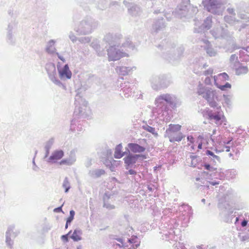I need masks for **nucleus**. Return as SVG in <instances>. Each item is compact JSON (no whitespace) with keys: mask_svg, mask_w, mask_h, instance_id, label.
Wrapping results in <instances>:
<instances>
[{"mask_svg":"<svg viewBox=\"0 0 249 249\" xmlns=\"http://www.w3.org/2000/svg\"><path fill=\"white\" fill-rule=\"evenodd\" d=\"M203 98L206 101L208 105L213 108L216 107V110L213 111L207 107L203 110V116L205 115L210 120H214L216 124H221L226 118L221 110L220 107H217L218 96L215 90L211 88L203 87Z\"/></svg>","mask_w":249,"mask_h":249,"instance_id":"nucleus-1","label":"nucleus"},{"mask_svg":"<svg viewBox=\"0 0 249 249\" xmlns=\"http://www.w3.org/2000/svg\"><path fill=\"white\" fill-rule=\"evenodd\" d=\"M181 127L179 124H169L166 130L165 137H167L171 142L181 141L184 137L180 131Z\"/></svg>","mask_w":249,"mask_h":249,"instance_id":"nucleus-2","label":"nucleus"},{"mask_svg":"<svg viewBox=\"0 0 249 249\" xmlns=\"http://www.w3.org/2000/svg\"><path fill=\"white\" fill-rule=\"evenodd\" d=\"M229 0H205L204 8L207 11L215 15H220L221 11L219 8L221 5L226 4Z\"/></svg>","mask_w":249,"mask_h":249,"instance_id":"nucleus-3","label":"nucleus"},{"mask_svg":"<svg viewBox=\"0 0 249 249\" xmlns=\"http://www.w3.org/2000/svg\"><path fill=\"white\" fill-rule=\"evenodd\" d=\"M229 205L223 200H219L218 208L220 210V215L222 220L226 223H231L232 219L235 216L233 211L227 212Z\"/></svg>","mask_w":249,"mask_h":249,"instance_id":"nucleus-4","label":"nucleus"},{"mask_svg":"<svg viewBox=\"0 0 249 249\" xmlns=\"http://www.w3.org/2000/svg\"><path fill=\"white\" fill-rule=\"evenodd\" d=\"M205 155L206 157L203 158V162L210 163L212 165H217L220 163V158L215 155L213 151L207 149L205 151Z\"/></svg>","mask_w":249,"mask_h":249,"instance_id":"nucleus-5","label":"nucleus"},{"mask_svg":"<svg viewBox=\"0 0 249 249\" xmlns=\"http://www.w3.org/2000/svg\"><path fill=\"white\" fill-rule=\"evenodd\" d=\"M107 54L110 61L119 60L124 56L123 53L117 50L114 46L109 47L107 50Z\"/></svg>","mask_w":249,"mask_h":249,"instance_id":"nucleus-6","label":"nucleus"},{"mask_svg":"<svg viewBox=\"0 0 249 249\" xmlns=\"http://www.w3.org/2000/svg\"><path fill=\"white\" fill-rule=\"evenodd\" d=\"M140 244V241L136 236H132L130 238L128 239V242L124 245L125 249H135L138 248Z\"/></svg>","mask_w":249,"mask_h":249,"instance_id":"nucleus-7","label":"nucleus"},{"mask_svg":"<svg viewBox=\"0 0 249 249\" xmlns=\"http://www.w3.org/2000/svg\"><path fill=\"white\" fill-rule=\"evenodd\" d=\"M203 44H204V49L209 56L211 57L214 56L216 54V51L212 47L208 40L203 39Z\"/></svg>","mask_w":249,"mask_h":249,"instance_id":"nucleus-8","label":"nucleus"},{"mask_svg":"<svg viewBox=\"0 0 249 249\" xmlns=\"http://www.w3.org/2000/svg\"><path fill=\"white\" fill-rule=\"evenodd\" d=\"M128 147L131 152L135 153L144 152L146 149L145 147L135 143H128Z\"/></svg>","mask_w":249,"mask_h":249,"instance_id":"nucleus-9","label":"nucleus"},{"mask_svg":"<svg viewBox=\"0 0 249 249\" xmlns=\"http://www.w3.org/2000/svg\"><path fill=\"white\" fill-rule=\"evenodd\" d=\"M64 153L62 150H55L53 152L49 158V161L55 162L60 160L64 156Z\"/></svg>","mask_w":249,"mask_h":249,"instance_id":"nucleus-10","label":"nucleus"},{"mask_svg":"<svg viewBox=\"0 0 249 249\" xmlns=\"http://www.w3.org/2000/svg\"><path fill=\"white\" fill-rule=\"evenodd\" d=\"M59 73L61 78L70 79L71 77V72L69 70L68 65H65L61 70L59 71Z\"/></svg>","mask_w":249,"mask_h":249,"instance_id":"nucleus-11","label":"nucleus"},{"mask_svg":"<svg viewBox=\"0 0 249 249\" xmlns=\"http://www.w3.org/2000/svg\"><path fill=\"white\" fill-rule=\"evenodd\" d=\"M233 68L235 69V74L237 75L246 74L248 71L247 66H242L241 63L240 65H236V66Z\"/></svg>","mask_w":249,"mask_h":249,"instance_id":"nucleus-12","label":"nucleus"},{"mask_svg":"<svg viewBox=\"0 0 249 249\" xmlns=\"http://www.w3.org/2000/svg\"><path fill=\"white\" fill-rule=\"evenodd\" d=\"M232 33H230L228 30L222 27V31H221V36L220 38L226 39L228 41L234 40V37Z\"/></svg>","mask_w":249,"mask_h":249,"instance_id":"nucleus-13","label":"nucleus"},{"mask_svg":"<svg viewBox=\"0 0 249 249\" xmlns=\"http://www.w3.org/2000/svg\"><path fill=\"white\" fill-rule=\"evenodd\" d=\"M213 81H214V84L216 86V87L222 91H225L227 89H230L231 88V84L228 82H226L223 85H219L218 84H217L216 82V76H213Z\"/></svg>","mask_w":249,"mask_h":249,"instance_id":"nucleus-14","label":"nucleus"},{"mask_svg":"<svg viewBox=\"0 0 249 249\" xmlns=\"http://www.w3.org/2000/svg\"><path fill=\"white\" fill-rule=\"evenodd\" d=\"M215 165H212L210 163L207 162H203L204 168L211 173L210 174V177H212L213 173H214L217 170V168L214 167Z\"/></svg>","mask_w":249,"mask_h":249,"instance_id":"nucleus-15","label":"nucleus"},{"mask_svg":"<svg viewBox=\"0 0 249 249\" xmlns=\"http://www.w3.org/2000/svg\"><path fill=\"white\" fill-rule=\"evenodd\" d=\"M222 31V27L220 26L216 28H214L211 31V33L215 38H220L221 36V31Z\"/></svg>","mask_w":249,"mask_h":249,"instance_id":"nucleus-16","label":"nucleus"},{"mask_svg":"<svg viewBox=\"0 0 249 249\" xmlns=\"http://www.w3.org/2000/svg\"><path fill=\"white\" fill-rule=\"evenodd\" d=\"M230 62L231 65H232L233 67H236V65H240L241 63L238 59V56L236 54H231L230 58Z\"/></svg>","mask_w":249,"mask_h":249,"instance_id":"nucleus-17","label":"nucleus"},{"mask_svg":"<svg viewBox=\"0 0 249 249\" xmlns=\"http://www.w3.org/2000/svg\"><path fill=\"white\" fill-rule=\"evenodd\" d=\"M240 240L242 242L249 241V230L246 232H240L238 234Z\"/></svg>","mask_w":249,"mask_h":249,"instance_id":"nucleus-18","label":"nucleus"},{"mask_svg":"<svg viewBox=\"0 0 249 249\" xmlns=\"http://www.w3.org/2000/svg\"><path fill=\"white\" fill-rule=\"evenodd\" d=\"M82 232L80 230H75L74 231L71 238L75 241H78L81 239Z\"/></svg>","mask_w":249,"mask_h":249,"instance_id":"nucleus-19","label":"nucleus"},{"mask_svg":"<svg viewBox=\"0 0 249 249\" xmlns=\"http://www.w3.org/2000/svg\"><path fill=\"white\" fill-rule=\"evenodd\" d=\"M212 16H209L203 21V29H210L212 27Z\"/></svg>","mask_w":249,"mask_h":249,"instance_id":"nucleus-20","label":"nucleus"},{"mask_svg":"<svg viewBox=\"0 0 249 249\" xmlns=\"http://www.w3.org/2000/svg\"><path fill=\"white\" fill-rule=\"evenodd\" d=\"M122 148V146L121 144L118 145L116 148L114 153V157L115 158L120 159L124 155V153L121 151Z\"/></svg>","mask_w":249,"mask_h":249,"instance_id":"nucleus-21","label":"nucleus"},{"mask_svg":"<svg viewBox=\"0 0 249 249\" xmlns=\"http://www.w3.org/2000/svg\"><path fill=\"white\" fill-rule=\"evenodd\" d=\"M210 142H213V139L212 138V135L207 133L205 134L204 136L203 135V145H208Z\"/></svg>","mask_w":249,"mask_h":249,"instance_id":"nucleus-22","label":"nucleus"},{"mask_svg":"<svg viewBox=\"0 0 249 249\" xmlns=\"http://www.w3.org/2000/svg\"><path fill=\"white\" fill-rule=\"evenodd\" d=\"M229 42L230 43H231V53L241 48L240 46L238 45L236 43L234 38L233 40L229 41Z\"/></svg>","mask_w":249,"mask_h":249,"instance_id":"nucleus-23","label":"nucleus"},{"mask_svg":"<svg viewBox=\"0 0 249 249\" xmlns=\"http://www.w3.org/2000/svg\"><path fill=\"white\" fill-rule=\"evenodd\" d=\"M54 42L53 40H51L49 42V47H47V50L49 53H52L54 50Z\"/></svg>","mask_w":249,"mask_h":249,"instance_id":"nucleus-24","label":"nucleus"},{"mask_svg":"<svg viewBox=\"0 0 249 249\" xmlns=\"http://www.w3.org/2000/svg\"><path fill=\"white\" fill-rule=\"evenodd\" d=\"M134 158V156L132 155H128L124 159V162L128 165H129L132 163Z\"/></svg>","mask_w":249,"mask_h":249,"instance_id":"nucleus-25","label":"nucleus"},{"mask_svg":"<svg viewBox=\"0 0 249 249\" xmlns=\"http://www.w3.org/2000/svg\"><path fill=\"white\" fill-rule=\"evenodd\" d=\"M208 182H209V184H211L212 186H214L215 185H217V184H219V181H216V180H213V181H207L206 183H205L206 184L205 185H203V189H204L205 188H206L207 189H209V185H207Z\"/></svg>","mask_w":249,"mask_h":249,"instance_id":"nucleus-26","label":"nucleus"},{"mask_svg":"<svg viewBox=\"0 0 249 249\" xmlns=\"http://www.w3.org/2000/svg\"><path fill=\"white\" fill-rule=\"evenodd\" d=\"M105 174V170H104L103 169L97 170L94 172V173L95 177L96 178H99V177H101V176L104 175Z\"/></svg>","mask_w":249,"mask_h":249,"instance_id":"nucleus-27","label":"nucleus"},{"mask_svg":"<svg viewBox=\"0 0 249 249\" xmlns=\"http://www.w3.org/2000/svg\"><path fill=\"white\" fill-rule=\"evenodd\" d=\"M63 186L65 189V192L67 193L70 188V183L68 179H65L63 184Z\"/></svg>","mask_w":249,"mask_h":249,"instance_id":"nucleus-28","label":"nucleus"},{"mask_svg":"<svg viewBox=\"0 0 249 249\" xmlns=\"http://www.w3.org/2000/svg\"><path fill=\"white\" fill-rule=\"evenodd\" d=\"M213 70L212 68H210L208 70L205 71L203 72V75L206 76H212V74L213 73Z\"/></svg>","mask_w":249,"mask_h":249,"instance_id":"nucleus-29","label":"nucleus"},{"mask_svg":"<svg viewBox=\"0 0 249 249\" xmlns=\"http://www.w3.org/2000/svg\"><path fill=\"white\" fill-rule=\"evenodd\" d=\"M236 175V171L234 169L231 170L227 172V176L230 178H234Z\"/></svg>","mask_w":249,"mask_h":249,"instance_id":"nucleus-30","label":"nucleus"},{"mask_svg":"<svg viewBox=\"0 0 249 249\" xmlns=\"http://www.w3.org/2000/svg\"><path fill=\"white\" fill-rule=\"evenodd\" d=\"M218 75L219 77H221L222 79L223 80L229 81L230 80L229 76L226 72H223V73H220Z\"/></svg>","mask_w":249,"mask_h":249,"instance_id":"nucleus-31","label":"nucleus"},{"mask_svg":"<svg viewBox=\"0 0 249 249\" xmlns=\"http://www.w3.org/2000/svg\"><path fill=\"white\" fill-rule=\"evenodd\" d=\"M213 80V76H207L205 79V83L206 85H211L212 80Z\"/></svg>","mask_w":249,"mask_h":249,"instance_id":"nucleus-32","label":"nucleus"},{"mask_svg":"<svg viewBox=\"0 0 249 249\" xmlns=\"http://www.w3.org/2000/svg\"><path fill=\"white\" fill-rule=\"evenodd\" d=\"M59 164L60 165H64V164L70 165V164H71V162H70V161L68 160L64 159V160H61L59 162Z\"/></svg>","mask_w":249,"mask_h":249,"instance_id":"nucleus-33","label":"nucleus"},{"mask_svg":"<svg viewBox=\"0 0 249 249\" xmlns=\"http://www.w3.org/2000/svg\"><path fill=\"white\" fill-rule=\"evenodd\" d=\"M74 217L72 216H69V217L68 218L66 222V224L65 225V228L67 229L68 227V225L71 223V222L73 220Z\"/></svg>","mask_w":249,"mask_h":249,"instance_id":"nucleus-34","label":"nucleus"},{"mask_svg":"<svg viewBox=\"0 0 249 249\" xmlns=\"http://www.w3.org/2000/svg\"><path fill=\"white\" fill-rule=\"evenodd\" d=\"M198 160V159L196 157H193L192 158V165L194 167H196V162Z\"/></svg>","mask_w":249,"mask_h":249,"instance_id":"nucleus-35","label":"nucleus"},{"mask_svg":"<svg viewBox=\"0 0 249 249\" xmlns=\"http://www.w3.org/2000/svg\"><path fill=\"white\" fill-rule=\"evenodd\" d=\"M227 11L229 14L233 16L235 15V13L233 8H228Z\"/></svg>","mask_w":249,"mask_h":249,"instance_id":"nucleus-36","label":"nucleus"},{"mask_svg":"<svg viewBox=\"0 0 249 249\" xmlns=\"http://www.w3.org/2000/svg\"><path fill=\"white\" fill-rule=\"evenodd\" d=\"M229 97V95H224V94L223 95V97H224V100L227 104H229V103L230 102V100Z\"/></svg>","mask_w":249,"mask_h":249,"instance_id":"nucleus-37","label":"nucleus"},{"mask_svg":"<svg viewBox=\"0 0 249 249\" xmlns=\"http://www.w3.org/2000/svg\"><path fill=\"white\" fill-rule=\"evenodd\" d=\"M68 234L62 235L61 236L62 240L66 242H68Z\"/></svg>","mask_w":249,"mask_h":249,"instance_id":"nucleus-38","label":"nucleus"},{"mask_svg":"<svg viewBox=\"0 0 249 249\" xmlns=\"http://www.w3.org/2000/svg\"><path fill=\"white\" fill-rule=\"evenodd\" d=\"M248 223V220L244 219L241 222V225L242 227H245L247 225Z\"/></svg>","mask_w":249,"mask_h":249,"instance_id":"nucleus-39","label":"nucleus"},{"mask_svg":"<svg viewBox=\"0 0 249 249\" xmlns=\"http://www.w3.org/2000/svg\"><path fill=\"white\" fill-rule=\"evenodd\" d=\"M233 138L232 137L229 138V140L227 141H224V143L225 144H230L231 142L232 141Z\"/></svg>","mask_w":249,"mask_h":249,"instance_id":"nucleus-40","label":"nucleus"},{"mask_svg":"<svg viewBox=\"0 0 249 249\" xmlns=\"http://www.w3.org/2000/svg\"><path fill=\"white\" fill-rule=\"evenodd\" d=\"M53 211H54V212H57V213L62 212V206H60V207H58V208H55V209L53 210Z\"/></svg>","mask_w":249,"mask_h":249,"instance_id":"nucleus-41","label":"nucleus"},{"mask_svg":"<svg viewBox=\"0 0 249 249\" xmlns=\"http://www.w3.org/2000/svg\"><path fill=\"white\" fill-rule=\"evenodd\" d=\"M203 178H209V176H208L209 172H208L203 171Z\"/></svg>","mask_w":249,"mask_h":249,"instance_id":"nucleus-42","label":"nucleus"},{"mask_svg":"<svg viewBox=\"0 0 249 249\" xmlns=\"http://www.w3.org/2000/svg\"><path fill=\"white\" fill-rule=\"evenodd\" d=\"M205 249H217L216 246H207Z\"/></svg>","mask_w":249,"mask_h":249,"instance_id":"nucleus-43","label":"nucleus"},{"mask_svg":"<svg viewBox=\"0 0 249 249\" xmlns=\"http://www.w3.org/2000/svg\"><path fill=\"white\" fill-rule=\"evenodd\" d=\"M74 214H75V212L73 210H71L70 212V216H72V217H74Z\"/></svg>","mask_w":249,"mask_h":249,"instance_id":"nucleus-44","label":"nucleus"},{"mask_svg":"<svg viewBox=\"0 0 249 249\" xmlns=\"http://www.w3.org/2000/svg\"><path fill=\"white\" fill-rule=\"evenodd\" d=\"M241 18L243 19H246L247 18H249V17H247V16L244 14H241Z\"/></svg>","mask_w":249,"mask_h":249,"instance_id":"nucleus-45","label":"nucleus"},{"mask_svg":"<svg viewBox=\"0 0 249 249\" xmlns=\"http://www.w3.org/2000/svg\"><path fill=\"white\" fill-rule=\"evenodd\" d=\"M128 172H129V174H130V175H134V174H136V172L135 171H134L133 170H131V169L129 170L128 171Z\"/></svg>","mask_w":249,"mask_h":249,"instance_id":"nucleus-46","label":"nucleus"},{"mask_svg":"<svg viewBox=\"0 0 249 249\" xmlns=\"http://www.w3.org/2000/svg\"><path fill=\"white\" fill-rule=\"evenodd\" d=\"M225 148H226V152H229L230 151V146H225Z\"/></svg>","mask_w":249,"mask_h":249,"instance_id":"nucleus-47","label":"nucleus"},{"mask_svg":"<svg viewBox=\"0 0 249 249\" xmlns=\"http://www.w3.org/2000/svg\"><path fill=\"white\" fill-rule=\"evenodd\" d=\"M148 131L150 132H153L154 131V128L152 127H149V128L148 129Z\"/></svg>","mask_w":249,"mask_h":249,"instance_id":"nucleus-48","label":"nucleus"},{"mask_svg":"<svg viewBox=\"0 0 249 249\" xmlns=\"http://www.w3.org/2000/svg\"><path fill=\"white\" fill-rule=\"evenodd\" d=\"M201 145H202L201 143H199L198 145V148L199 149H201Z\"/></svg>","mask_w":249,"mask_h":249,"instance_id":"nucleus-49","label":"nucleus"},{"mask_svg":"<svg viewBox=\"0 0 249 249\" xmlns=\"http://www.w3.org/2000/svg\"><path fill=\"white\" fill-rule=\"evenodd\" d=\"M137 157H142V158H144V159H145V158H146V157H145V156H144V155H137Z\"/></svg>","mask_w":249,"mask_h":249,"instance_id":"nucleus-50","label":"nucleus"},{"mask_svg":"<svg viewBox=\"0 0 249 249\" xmlns=\"http://www.w3.org/2000/svg\"><path fill=\"white\" fill-rule=\"evenodd\" d=\"M239 220V217H236V218H235V223L236 224V222Z\"/></svg>","mask_w":249,"mask_h":249,"instance_id":"nucleus-51","label":"nucleus"},{"mask_svg":"<svg viewBox=\"0 0 249 249\" xmlns=\"http://www.w3.org/2000/svg\"><path fill=\"white\" fill-rule=\"evenodd\" d=\"M229 156L230 157H231L233 156V154H231V153H230L229 154Z\"/></svg>","mask_w":249,"mask_h":249,"instance_id":"nucleus-52","label":"nucleus"},{"mask_svg":"<svg viewBox=\"0 0 249 249\" xmlns=\"http://www.w3.org/2000/svg\"><path fill=\"white\" fill-rule=\"evenodd\" d=\"M243 49L244 50H245L247 51V49H249V47H247V48H245V47H244V48H243Z\"/></svg>","mask_w":249,"mask_h":249,"instance_id":"nucleus-53","label":"nucleus"},{"mask_svg":"<svg viewBox=\"0 0 249 249\" xmlns=\"http://www.w3.org/2000/svg\"><path fill=\"white\" fill-rule=\"evenodd\" d=\"M246 12H247V13L249 14V9H247L246 10Z\"/></svg>","mask_w":249,"mask_h":249,"instance_id":"nucleus-54","label":"nucleus"},{"mask_svg":"<svg viewBox=\"0 0 249 249\" xmlns=\"http://www.w3.org/2000/svg\"><path fill=\"white\" fill-rule=\"evenodd\" d=\"M205 203V199L203 198V204Z\"/></svg>","mask_w":249,"mask_h":249,"instance_id":"nucleus-55","label":"nucleus"},{"mask_svg":"<svg viewBox=\"0 0 249 249\" xmlns=\"http://www.w3.org/2000/svg\"><path fill=\"white\" fill-rule=\"evenodd\" d=\"M228 18V17H225V18H225V20H226V18Z\"/></svg>","mask_w":249,"mask_h":249,"instance_id":"nucleus-56","label":"nucleus"},{"mask_svg":"<svg viewBox=\"0 0 249 249\" xmlns=\"http://www.w3.org/2000/svg\"><path fill=\"white\" fill-rule=\"evenodd\" d=\"M53 69L54 71H55V67L54 66L53 67Z\"/></svg>","mask_w":249,"mask_h":249,"instance_id":"nucleus-57","label":"nucleus"},{"mask_svg":"<svg viewBox=\"0 0 249 249\" xmlns=\"http://www.w3.org/2000/svg\"><path fill=\"white\" fill-rule=\"evenodd\" d=\"M205 66H206L205 65H203V68H204L205 67Z\"/></svg>","mask_w":249,"mask_h":249,"instance_id":"nucleus-58","label":"nucleus"},{"mask_svg":"<svg viewBox=\"0 0 249 249\" xmlns=\"http://www.w3.org/2000/svg\"><path fill=\"white\" fill-rule=\"evenodd\" d=\"M157 169V167H154V170H156Z\"/></svg>","mask_w":249,"mask_h":249,"instance_id":"nucleus-59","label":"nucleus"},{"mask_svg":"<svg viewBox=\"0 0 249 249\" xmlns=\"http://www.w3.org/2000/svg\"><path fill=\"white\" fill-rule=\"evenodd\" d=\"M143 141L146 142V139H143Z\"/></svg>","mask_w":249,"mask_h":249,"instance_id":"nucleus-60","label":"nucleus"},{"mask_svg":"<svg viewBox=\"0 0 249 249\" xmlns=\"http://www.w3.org/2000/svg\"><path fill=\"white\" fill-rule=\"evenodd\" d=\"M199 178H196V180H199Z\"/></svg>","mask_w":249,"mask_h":249,"instance_id":"nucleus-61","label":"nucleus"}]
</instances>
